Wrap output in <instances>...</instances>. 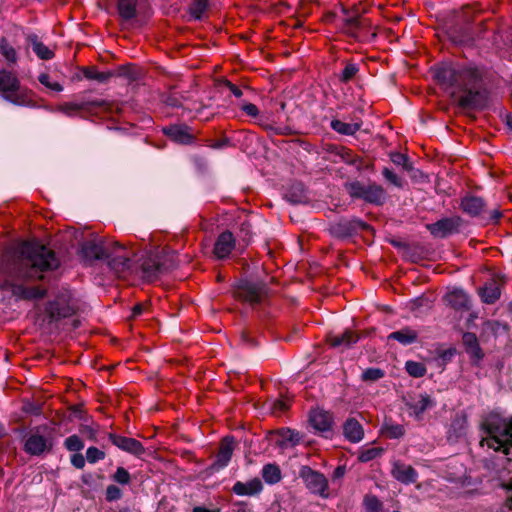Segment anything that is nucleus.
I'll return each instance as SVG.
<instances>
[{"instance_id": "obj_24", "label": "nucleus", "mask_w": 512, "mask_h": 512, "mask_svg": "<svg viewBox=\"0 0 512 512\" xmlns=\"http://www.w3.org/2000/svg\"><path fill=\"white\" fill-rule=\"evenodd\" d=\"M418 338L416 330L405 327L398 331H394L388 335V340H395L402 345H409L414 343Z\"/></svg>"}, {"instance_id": "obj_52", "label": "nucleus", "mask_w": 512, "mask_h": 512, "mask_svg": "<svg viewBox=\"0 0 512 512\" xmlns=\"http://www.w3.org/2000/svg\"><path fill=\"white\" fill-rule=\"evenodd\" d=\"M242 111H244L248 116L256 117L259 114V109L256 105L252 103H244L241 106Z\"/></svg>"}, {"instance_id": "obj_1", "label": "nucleus", "mask_w": 512, "mask_h": 512, "mask_svg": "<svg viewBox=\"0 0 512 512\" xmlns=\"http://www.w3.org/2000/svg\"><path fill=\"white\" fill-rule=\"evenodd\" d=\"M53 251L37 243L21 242L8 246L0 256V290L17 300H34L45 290L28 286L27 280L41 279V273L58 267Z\"/></svg>"}, {"instance_id": "obj_22", "label": "nucleus", "mask_w": 512, "mask_h": 512, "mask_svg": "<svg viewBox=\"0 0 512 512\" xmlns=\"http://www.w3.org/2000/svg\"><path fill=\"white\" fill-rule=\"evenodd\" d=\"M28 43L32 46L34 53L42 60H50L54 57V51L43 44L36 34L27 36Z\"/></svg>"}, {"instance_id": "obj_4", "label": "nucleus", "mask_w": 512, "mask_h": 512, "mask_svg": "<svg viewBox=\"0 0 512 512\" xmlns=\"http://www.w3.org/2000/svg\"><path fill=\"white\" fill-rule=\"evenodd\" d=\"M481 430L484 435L481 446L502 452L512 460V416L505 419L497 413H489L482 419Z\"/></svg>"}, {"instance_id": "obj_28", "label": "nucleus", "mask_w": 512, "mask_h": 512, "mask_svg": "<svg viewBox=\"0 0 512 512\" xmlns=\"http://www.w3.org/2000/svg\"><path fill=\"white\" fill-rule=\"evenodd\" d=\"M479 295L484 303L493 304L500 297V288L498 284L493 281L485 284V286L479 290Z\"/></svg>"}, {"instance_id": "obj_20", "label": "nucleus", "mask_w": 512, "mask_h": 512, "mask_svg": "<svg viewBox=\"0 0 512 512\" xmlns=\"http://www.w3.org/2000/svg\"><path fill=\"white\" fill-rule=\"evenodd\" d=\"M445 300L455 309H469V297L462 289L454 288L449 291L445 296Z\"/></svg>"}, {"instance_id": "obj_48", "label": "nucleus", "mask_w": 512, "mask_h": 512, "mask_svg": "<svg viewBox=\"0 0 512 512\" xmlns=\"http://www.w3.org/2000/svg\"><path fill=\"white\" fill-rule=\"evenodd\" d=\"M122 496V491L115 485H109L106 489V499L108 501H116Z\"/></svg>"}, {"instance_id": "obj_10", "label": "nucleus", "mask_w": 512, "mask_h": 512, "mask_svg": "<svg viewBox=\"0 0 512 512\" xmlns=\"http://www.w3.org/2000/svg\"><path fill=\"white\" fill-rule=\"evenodd\" d=\"M333 423L332 414L323 409L315 408L309 413L310 426L315 432L325 437L332 435Z\"/></svg>"}, {"instance_id": "obj_23", "label": "nucleus", "mask_w": 512, "mask_h": 512, "mask_svg": "<svg viewBox=\"0 0 512 512\" xmlns=\"http://www.w3.org/2000/svg\"><path fill=\"white\" fill-rule=\"evenodd\" d=\"M343 432L345 437L353 443L360 442L364 436L362 425L355 419H348L345 422Z\"/></svg>"}, {"instance_id": "obj_9", "label": "nucleus", "mask_w": 512, "mask_h": 512, "mask_svg": "<svg viewBox=\"0 0 512 512\" xmlns=\"http://www.w3.org/2000/svg\"><path fill=\"white\" fill-rule=\"evenodd\" d=\"M347 189L352 197L363 199L369 203L381 204L385 199L383 188L376 184L365 186L359 182H353L347 186Z\"/></svg>"}, {"instance_id": "obj_60", "label": "nucleus", "mask_w": 512, "mask_h": 512, "mask_svg": "<svg viewBox=\"0 0 512 512\" xmlns=\"http://www.w3.org/2000/svg\"><path fill=\"white\" fill-rule=\"evenodd\" d=\"M336 474H337V475L342 474V471H341V469H340V468H338V469L336 470Z\"/></svg>"}, {"instance_id": "obj_26", "label": "nucleus", "mask_w": 512, "mask_h": 512, "mask_svg": "<svg viewBox=\"0 0 512 512\" xmlns=\"http://www.w3.org/2000/svg\"><path fill=\"white\" fill-rule=\"evenodd\" d=\"M137 0H117V11L124 21H130L136 16Z\"/></svg>"}, {"instance_id": "obj_38", "label": "nucleus", "mask_w": 512, "mask_h": 512, "mask_svg": "<svg viewBox=\"0 0 512 512\" xmlns=\"http://www.w3.org/2000/svg\"><path fill=\"white\" fill-rule=\"evenodd\" d=\"M383 433L390 439H397L404 435L405 429L400 424L385 423Z\"/></svg>"}, {"instance_id": "obj_15", "label": "nucleus", "mask_w": 512, "mask_h": 512, "mask_svg": "<svg viewBox=\"0 0 512 512\" xmlns=\"http://www.w3.org/2000/svg\"><path fill=\"white\" fill-rule=\"evenodd\" d=\"M391 473L396 480L403 484L414 483L418 477V473L412 466L400 461L394 462Z\"/></svg>"}, {"instance_id": "obj_56", "label": "nucleus", "mask_w": 512, "mask_h": 512, "mask_svg": "<svg viewBox=\"0 0 512 512\" xmlns=\"http://www.w3.org/2000/svg\"><path fill=\"white\" fill-rule=\"evenodd\" d=\"M142 311H143L142 305L134 306V308L132 310L133 317H136V316L140 315L142 313Z\"/></svg>"}, {"instance_id": "obj_40", "label": "nucleus", "mask_w": 512, "mask_h": 512, "mask_svg": "<svg viewBox=\"0 0 512 512\" xmlns=\"http://www.w3.org/2000/svg\"><path fill=\"white\" fill-rule=\"evenodd\" d=\"M64 447L70 452H79L84 448V442L78 435H71L65 439Z\"/></svg>"}, {"instance_id": "obj_17", "label": "nucleus", "mask_w": 512, "mask_h": 512, "mask_svg": "<svg viewBox=\"0 0 512 512\" xmlns=\"http://www.w3.org/2000/svg\"><path fill=\"white\" fill-rule=\"evenodd\" d=\"M262 489L261 481L258 478H253L247 482H236L232 491L238 496H254L259 494Z\"/></svg>"}, {"instance_id": "obj_21", "label": "nucleus", "mask_w": 512, "mask_h": 512, "mask_svg": "<svg viewBox=\"0 0 512 512\" xmlns=\"http://www.w3.org/2000/svg\"><path fill=\"white\" fill-rule=\"evenodd\" d=\"M276 436V443L282 448L293 447L301 440L299 432L289 428L280 429Z\"/></svg>"}, {"instance_id": "obj_57", "label": "nucleus", "mask_w": 512, "mask_h": 512, "mask_svg": "<svg viewBox=\"0 0 512 512\" xmlns=\"http://www.w3.org/2000/svg\"><path fill=\"white\" fill-rule=\"evenodd\" d=\"M193 512H212V511L205 507L197 506V507L193 508Z\"/></svg>"}, {"instance_id": "obj_11", "label": "nucleus", "mask_w": 512, "mask_h": 512, "mask_svg": "<svg viewBox=\"0 0 512 512\" xmlns=\"http://www.w3.org/2000/svg\"><path fill=\"white\" fill-rule=\"evenodd\" d=\"M235 295L245 302L259 303L264 296V286L261 283L243 280L236 286Z\"/></svg>"}, {"instance_id": "obj_32", "label": "nucleus", "mask_w": 512, "mask_h": 512, "mask_svg": "<svg viewBox=\"0 0 512 512\" xmlns=\"http://www.w3.org/2000/svg\"><path fill=\"white\" fill-rule=\"evenodd\" d=\"M262 477L266 483L276 484L282 478L281 470L276 464H266L262 469Z\"/></svg>"}, {"instance_id": "obj_61", "label": "nucleus", "mask_w": 512, "mask_h": 512, "mask_svg": "<svg viewBox=\"0 0 512 512\" xmlns=\"http://www.w3.org/2000/svg\"><path fill=\"white\" fill-rule=\"evenodd\" d=\"M283 6H285L286 8H289V5L288 4H284L282 3Z\"/></svg>"}, {"instance_id": "obj_51", "label": "nucleus", "mask_w": 512, "mask_h": 512, "mask_svg": "<svg viewBox=\"0 0 512 512\" xmlns=\"http://www.w3.org/2000/svg\"><path fill=\"white\" fill-rule=\"evenodd\" d=\"M71 464L77 468V469H82L84 466H85V458L84 456L81 454V453H75L71 456Z\"/></svg>"}, {"instance_id": "obj_13", "label": "nucleus", "mask_w": 512, "mask_h": 512, "mask_svg": "<svg viewBox=\"0 0 512 512\" xmlns=\"http://www.w3.org/2000/svg\"><path fill=\"white\" fill-rule=\"evenodd\" d=\"M109 438L111 442L119 449L131 453L133 455L140 456L145 451L141 442L134 438H129L116 434H110Z\"/></svg>"}, {"instance_id": "obj_47", "label": "nucleus", "mask_w": 512, "mask_h": 512, "mask_svg": "<svg viewBox=\"0 0 512 512\" xmlns=\"http://www.w3.org/2000/svg\"><path fill=\"white\" fill-rule=\"evenodd\" d=\"M504 487L507 490L506 500L497 512H512V483Z\"/></svg>"}, {"instance_id": "obj_41", "label": "nucleus", "mask_w": 512, "mask_h": 512, "mask_svg": "<svg viewBox=\"0 0 512 512\" xmlns=\"http://www.w3.org/2000/svg\"><path fill=\"white\" fill-rule=\"evenodd\" d=\"M406 371L413 377H422L426 373V368L422 363L416 361H407L405 364Z\"/></svg>"}, {"instance_id": "obj_7", "label": "nucleus", "mask_w": 512, "mask_h": 512, "mask_svg": "<svg viewBox=\"0 0 512 512\" xmlns=\"http://www.w3.org/2000/svg\"><path fill=\"white\" fill-rule=\"evenodd\" d=\"M74 312L75 306L71 292L68 289H63L47 307V313L51 321L70 317Z\"/></svg>"}, {"instance_id": "obj_14", "label": "nucleus", "mask_w": 512, "mask_h": 512, "mask_svg": "<svg viewBox=\"0 0 512 512\" xmlns=\"http://www.w3.org/2000/svg\"><path fill=\"white\" fill-rule=\"evenodd\" d=\"M235 247V238L229 231L221 233L214 245V255L218 259H224L230 255Z\"/></svg>"}, {"instance_id": "obj_30", "label": "nucleus", "mask_w": 512, "mask_h": 512, "mask_svg": "<svg viewBox=\"0 0 512 512\" xmlns=\"http://www.w3.org/2000/svg\"><path fill=\"white\" fill-rule=\"evenodd\" d=\"M164 269L162 264L158 263L156 260L149 259L142 265L143 277L148 281H153Z\"/></svg>"}, {"instance_id": "obj_35", "label": "nucleus", "mask_w": 512, "mask_h": 512, "mask_svg": "<svg viewBox=\"0 0 512 512\" xmlns=\"http://www.w3.org/2000/svg\"><path fill=\"white\" fill-rule=\"evenodd\" d=\"M383 449L380 447H363L358 453V460L360 462H369L382 455Z\"/></svg>"}, {"instance_id": "obj_2", "label": "nucleus", "mask_w": 512, "mask_h": 512, "mask_svg": "<svg viewBox=\"0 0 512 512\" xmlns=\"http://www.w3.org/2000/svg\"><path fill=\"white\" fill-rule=\"evenodd\" d=\"M435 77L439 83L463 108H477L481 95L475 89L479 80L478 71L474 68L444 64L436 69Z\"/></svg>"}, {"instance_id": "obj_42", "label": "nucleus", "mask_w": 512, "mask_h": 512, "mask_svg": "<svg viewBox=\"0 0 512 512\" xmlns=\"http://www.w3.org/2000/svg\"><path fill=\"white\" fill-rule=\"evenodd\" d=\"M38 80L42 85L52 91L61 92L63 90V86L59 82L53 81L46 73L40 74Z\"/></svg>"}, {"instance_id": "obj_55", "label": "nucleus", "mask_w": 512, "mask_h": 512, "mask_svg": "<svg viewBox=\"0 0 512 512\" xmlns=\"http://www.w3.org/2000/svg\"><path fill=\"white\" fill-rule=\"evenodd\" d=\"M227 87L229 88V90L231 91V93L235 96V97H241L242 96V91L239 87H237L236 85H234L233 83L231 82H227Z\"/></svg>"}, {"instance_id": "obj_33", "label": "nucleus", "mask_w": 512, "mask_h": 512, "mask_svg": "<svg viewBox=\"0 0 512 512\" xmlns=\"http://www.w3.org/2000/svg\"><path fill=\"white\" fill-rule=\"evenodd\" d=\"M463 343L467 348V352L470 353L475 358H481V350L478 345L477 337L473 333H464L463 334Z\"/></svg>"}, {"instance_id": "obj_31", "label": "nucleus", "mask_w": 512, "mask_h": 512, "mask_svg": "<svg viewBox=\"0 0 512 512\" xmlns=\"http://www.w3.org/2000/svg\"><path fill=\"white\" fill-rule=\"evenodd\" d=\"M409 405L415 417L419 418L428 408L433 406V402L428 395H420Z\"/></svg>"}, {"instance_id": "obj_6", "label": "nucleus", "mask_w": 512, "mask_h": 512, "mask_svg": "<svg viewBox=\"0 0 512 512\" xmlns=\"http://www.w3.org/2000/svg\"><path fill=\"white\" fill-rule=\"evenodd\" d=\"M0 94L15 105L27 106L32 102L29 92L20 89L16 75L5 69L0 70Z\"/></svg>"}, {"instance_id": "obj_45", "label": "nucleus", "mask_w": 512, "mask_h": 512, "mask_svg": "<svg viewBox=\"0 0 512 512\" xmlns=\"http://www.w3.org/2000/svg\"><path fill=\"white\" fill-rule=\"evenodd\" d=\"M359 71V68L356 64L348 63L341 73V80L343 82L350 81Z\"/></svg>"}, {"instance_id": "obj_12", "label": "nucleus", "mask_w": 512, "mask_h": 512, "mask_svg": "<svg viewBox=\"0 0 512 512\" xmlns=\"http://www.w3.org/2000/svg\"><path fill=\"white\" fill-rule=\"evenodd\" d=\"M52 449V441L40 434L39 430L31 431L25 440L24 450L32 456H39Z\"/></svg>"}, {"instance_id": "obj_19", "label": "nucleus", "mask_w": 512, "mask_h": 512, "mask_svg": "<svg viewBox=\"0 0 512 512\" xmlns=\"http://www.w3.org/2000/svg\"><path fill=\"white\" fill-rule=\"evenodd\" d=\"M164 133L174 142L180 144H189L193 140V136L186 126L173 125L164 129Z\"/></svg>"}, {"instance_id": "obj_34", "label": "nucleus", "mask_w": 512, "mask_h": 512, "mask_svg": "<svg viewBox=\"0 0 512 512\" xmlns=\"http://www.w3.org/2000/svg\"><path fill=\"white\" fill-rule=\"evenodd\" d=\"M0 54L9 64L17 62V52L5 38L0 39Z\"/></svg>"}, {"instance_id": "obj_39", "label": "nucleus", "mask_w": 512, "mask_h": 512, "mask_svg": "<svg viewBox=\"0 0 512 512\" xmlns=\"http://www.w3.org/2000/svg\"><path fill=\"white\" fill-rule=\"evenodd\" d=\"M384 376H385L384 370H382L380 368H368L363 371V373L361 375V380L363 382L372 383V382H376V381L382 379Z\"/></svg>"}, {"instance_id": "obj_5", "label": "nucleus", "mask_w": 512, "mask_h": 512, "mask_svg": "<svg viewBox=\"0 0 512 512\" xmlns=\"http://www.w3.org/2000/svg\"><path fill=\"white\" fill-rule=\"evenodd\" d=\"M340 12H327L324 15V21L331 23L340 32L356 40H364L367 36L369 26L368 20L362 18L358 9L349 10L344 6H340Z\"/></svg>"}, {"instance_id": "obj_43", "label": "nucleus", "mask_w": 512, "mask_h": 512, "mask_svg": "<svg viewBox=\"0 0 512 512\" xmlns=\"http://www.w3.org/2000/svg\"><path fill=\"white\" fill-rule=\"evenodd\" d=\"M105 458V453L97 447H89L86 451V459L89 463H96Z\"/></svg>"}, {"instance_id": "obj_16", "label": "nucleus", "mask_w": 512, "mask_h": 512, "mask_svg": "<svg viewBox=\"0 0 512 512\" xmlns=\"http://www.w3.org/2000/svg\"><path fill=\"white\" fill-rule=\"evenodd\" d=\"M458 226L459 220L457 218H444L428 225V229L432 235L442 238L457 231Z\"/></svg>"}, {"instance_id": "obj_46", "label": "nucleus", "mask_w": 512, "mask_h": 512, "mask_svg": "<svg viewBox=\"0 0 512 512\" xmlns=\"http://www.w3.org/2000/svg\"><path fill=\"white\" fill-rule=\"evenodd\" d=\"M113 479L120 483V484H128L130 482V474L129 472L123 468V467H118L114 476H113Z\"/></svg>"}, {"instance_id": "obj_59", "label": "nucleus", "mask_w": 512, "mask_h": 512, "mask_svg": "<svg viewBox=\"0 0 512 512\" xmlns=\"http://www.w3.org/2000/svg\"><path fill=\"white\" fill-rule=\"evenodd\" d=\"M452 40H453L454 42H456V43H460V44H461V43H463V40H461V39H456V38H454V37H452Z\"/></svg>"}, {"instance_id": "obj_53", "label": "nucleus", "mask_w": 512, "mask_h": 512, "mask_svg": "<svg viewBox=\"0 0 512 512\" xmlns=\"http://www.w3.org/2000/svg\"><path fill=\"white\" fill-rule=\"evenodd\" d=\"M392 161L397 165L406 166L407 158L405 155L397 153L392 155Z\"/></svg>"}, {"instance_id": "obj_54", "label": "nucleus", "mask_w": 512, "mask_h": 512, "mask_svg": "<svg viewBox=\"0 0 512 512\" xmlns=\"http://www.w3.org/2000/svg\"><path fill=\"white\" fill-rule=\"evenodd\" d=\"M288 408V404L284 400H279L274 403L273 412H283Z\"/></svg>"}, {"instance_id": "obj_29", "label": "nucleus", "mask_w": 512, "mask_h": 512, "mask_svg": "<svg viewBox=\"0 0 512 512\" xmlns=\"http://www.w3.org/2000/svg\"><path fill=\"white\" fill-rule=\"evenodd\" d=\"M209 7V0H193L188 8L190 17L194 20H202Z\"/></svg>"}, {"instance_id": "obj_49", "label": "nucleus", "mask_w": 512, "mask_h": 512, "mask_svg": "<svg viewBox=\"0 0 512 512\" xmlns=\"http://www.w3.org/2000/svg\"><path fill=\"white\" fill-rule=\"evenodd\" d=\"M319 4L318 0H302L299 2V14L301 16H307L311 13V5Z\"/></svg>"}, {"instance_id": "obj_25", "label": "nucleus", "mask_w": 512, "mask_h": 512, "mask_svg": "<svg viewBox=\"0 0 512 512\" xmlns=\"http://www.w3.org/2000/svg\"><path fill=\"white\" fill-rule=\"evenodd\" d=\"M359 337L351 330H345L341 335H332L329 337V343L332 347H350L358 341Z\"/></svg>"}, {"instance_id": "obj_3", "label": "nucleus", "mask_w": 512, "mask_h": 512, "mask_svg": "<svg viewBox=\"0 0 512 512\" xmlns=\"http://www.w3.org/2000/svg\"><path fill=\"white\" fill-rule=\"evenodd\" d=\"M85 257L105 259L119 276H124L132 269L134 253L115 241H87L82 246Z\"/></svg>"}, {"instance_id": "obj_50", "label": "nucleus", "mask_w": 512, "mask_h": 512, "mask_svg": "<svg viewBox=\"0 0 512 512\" xmlns=\"http://www.w3.org/2000/svg\"><path fill=\"white\" fill-rule=\"evenodd\" d=\"M383 176L395 186L400 187L402 184L400 177H398L393 171L389 170L388 168H385L383 170Z\"/></svg>"}, {"instance_id": "obj_44", "label": "nucleus", "mask_w": 512, "mask_h": 512, "mask_svg": "<svg viewBox=\"0 0 512 512\" xmlns=\"http://www.w3.org/2000/svg\"><path fill=\"white\" fill-rule=\"evenodd\" d=\"M364 505L368 512H378L381 508V502L373 495H367L365 497Z\"/></svg>"}, {"instance_id": "obj_27", "label": "nucleus", "mask_w": 512, "mask_h": 512, "mask_svg": "<svg viewBox=\"0 0 512 512\" xmlns=\"http://www.w3.org/2000/svg\"><path fill=\"white\" fill-rule=\"evenodd\" d=\"M461 207L464 212L471 216H477L481 213L484 203L481 198L475 196H466L461 201Z\"/></svg>"}, {"instance_id": "obj_36", "label": "nucleus", "mask_w": 512, "mask_h": 512, "mask_svg": "<svg viewBox=\"0 0 512 512\" xmlns=\"http://www.w3.org/2000/svg\"><path fill=\"white\" fill-rule=\"evenodd\" d=\"M331 127L336 132H338L340 134H344V135H352L359 130L358 124L345 123L340 120H333L331 122Z\"/></svg>"}, {"instance_id": "obj_18", "label": "nucleus", "mask_w": 512, "mask_h": 512, "mask_svg": "<svg viewBox=\"0 0 512 512\" xmlns=\"http://www.w3.org/2000/svg\"><path fill=\"white\" fill-rule=\"evenodd\" d=\"M234 450V439L232 437H225L220 445L219 451L216 456L215 465L217 468H224L231 460Z\"/></svg>"}, {"instance_id": "obj_8", "label": "nucleus", "mask_w": 512, "mask_h": 512, "mask_svg": "<svg viewBox=\"0 0 512 512\" xmlns=\"http://www.w3.org/2000/svg\"><path fill=\"white\" fill-rule=\"evenodd\" d=\"M299 476L311 493L323 498L328 497V480L322 473L313 470L309 466H303L300 469Z\"/></svg>"}, {"instance_id": "obj_58", "label": "nucleus", "mask_w": 512, "mask_h": 512, "mask_svg": "<svg viewBox=\"0 0 512 512\" xmlns=\"http://www.w3.org/2000/svg\"><path fill=\"white\" fill-rule=\"evenodd\" d=\"M507 125L512 130V116L507 117Z\"/></svg>"}, {"instance_id": "obj_37", "label": "nucleus", "mask_w": 512, "mask_h": 512, "mask_svg": "<svg viewBox=\"0 0 512 512\" xmlns=\"http://www.w3.org/2000/svg\"><path fill=\"white\" fill-rule=\"evenodd\" d=\"M83 73H84L85 78L90 79V80H95L100 83H104V82L108 81V79L112 76L111 72H101V71H98L94 67L85 68L83 70Z\"/></svg>"}]
</instances>
